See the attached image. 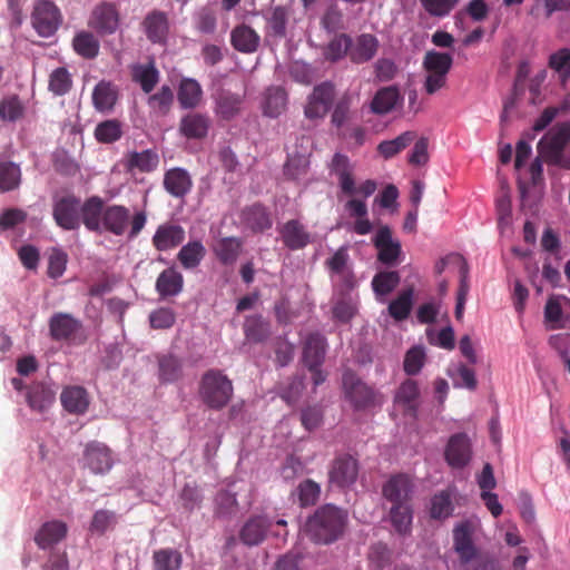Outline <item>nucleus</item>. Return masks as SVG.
Masks as SVG:
<instances>
[{
	"label": "nucleus",
	"mask_w": 570,
	"mask_h": 570,
	"mask_svg": "<svg viewBox=\"0 0 570 570\" xmlns=\"http://www.w3.org/2000/svg\"><path fill=\"white\" fill-rule=\"evenodd\" d=\"M183 287L184 277L175 267L164 269L156 281V291L163 298L178 295Z\"/></svg>",
	"instance_id": "obj_30"
},
{
	"label": "nucleus",
	"mask_w": 570,
	"mask_h": 570,
	"mask_svg": "<svg viewBox=\"0 0 570 570\" xmlns=\"http://www.w3.org/2000/svg\"><path fill=\"white\" fill-rule=\"evenodd\" d=\"M89 27L100 36L112 35L119 26V12L114 3L102 2L91 12Z\"/></svg>",
	"instance_id": "obj_15"
},
{
	"label": "nucleus",
	"mask_w": 570,
	"mask_h": 570,
	"mask_svg": "<svg viewBox=\"0 0 570 570\" xmlns=\"http://www.w3.org/2000/svg\"><path fill=\"white\" fill-rule=\"evenodd\" d=\"M473 533L474 527L469 521L460 522L453 529V549L463 566L470 563L478 556V548L473 542Z\"/></svg>",
	"instance_id": "obj_10"
},
{
	"label": "nucleus",
	"mask_w": 570,
	"mask_h": 570,
	"mask_svg": "<svg viewBox=\"0 0 570 570\" xmlns=\"http://www.w3.org/2000/svg\"><path fill=\"white\" fill-rule=\"evenodd\" d=\"M326 342L324 336L312 333L307 336L303 347V362L308 368L321 367L325 357Z\"/></svg>",
	"instance_id": "obj_31"
},
{
	"label": "nucleus",
	"mask_w": 570,
	"mask_h": 570,
	"mask_svg": "<svg viewBox=\"0 0 570 570\" xmlns=\"http://www.w3.org/2000/svg\"><path fill=\"white\" fill-rule=\"evenodd\" d=\"M269 324L259 315L248 316L244 323L245 337L254 343L264 342L269 336Z\"/></svg>",
	"instance_id": "obj_51"
},
{
	"label": "nucleus",
	"mask_w": 570,
	"mask_h": 570,
	"mask_svg": "<svg viewBox=\"0 0 570 570\" xmlns=\"http://www.w3.org/2000/svg\"><path fill=\"white\" fill-rule=\"evenodd\" d=\"M400 100H402V97L396 86L383 87L375 92L371 101V110L376 115L389 114Z\"/></svg>",
	"instance_id": "obj_36"
},
{
	"label": "nucleus",
	"mask_w": 570,
	"mask_h": 570,
	"mask_svg": "<svg viewBox=\"0 0 570 570\" xmlns=\"http://www.w3.org/2000/svg\"><path fill=\"white\" fill-rule=\"evenodd\" d=\"M548 67L558 73L562 83H566L570 79V49L560 48L551 53Z\"/></svg>",
	"instance_id": "obj_56"
},
{
	"label": "nucleus",
	"mask_w": 570,
	"mask_h": 570,
	"mask_svg": "<svg viewBox=\"0 0 570 570\" xmlns=\"http://www.w3.org/2000/svg\"><path fill=\"white\" fill-rule=\"evenodd\" d=\"M420 390L414 380H405L397 389L394 403L402 407L406 415L416 417L419 409Z\"/></svg>",
	"instance_id": "obj_25"
},
{
	"label": "nucleus",
	"mask_w": 570,
	"mask_h": 570,
	"mask_svg": "<svg viewBox=\"0 0 570 570\" xmlns=\"http://www.w3.org/2000/svg\"><path fill=\"white\" fill-rule=\"evenodd\" d=\"M453 58L448 52L428 51L423 59L425 72L448 75L452 68Z\"/></svg>",
	"instance_id": "obj_47"
},
{
	"label": "nucleus",
	"mask_w": 570,
	"mask_h": 570,
	"mask_svg": "<svg viewBox=\"0 0 570 570\" xmlns=\"http://www.w3.org/2000/svg\"><path fill=\"white\" fill-rule=\"evenodd\" d=\"M272 527L273 520L267 515L250 517L242 527L239 539L248 547L258 546L265 540Z\"/></svg>",
	"instance_id": "obj_21"
},
{
	"label": "nucleus",
	"mask_w": 570,
	"mask_h": 570,
	"mask_svg": "<svg viewBox=\"0 0 570 570\" xmlns=\"http://www.w3.org/2000/svg\"><path fill=\"white\" fill-rule=\"evenodd\" d=\"M72 86V80L68 70L63 67L55 69L49 77V90L56 96L66 95Z\"/></svg>",
	"instance_id": "obj_60"
},
{
	"label": "nucleus",
	"mask_w": 570,
	"mask_h": 570,
	"mask_svg": "<svg viewBox=\"0 0 570 570\" xmlns=\"http://www.w3.org/2000/svg\"><path fill=\"white\" fill-rule=\"evenodd\" d=\"M72 46L75 51L85 59L96 58L100 48L98 39L89 31L78 32L72 40Z\"/></svg>",
	"instance_id": "obj_48"
},
{
	"label": "nucleus",
	"mask_w": 570,
	"mask_h": 570,
	"mask_svg": "<svg viewBox=\"0 0 570 570\" xmlns=\"http://www.w3.org/2000/svg\"><path fill=\"white\" fill-rule=\"evenodd\" d=\"M425 352L422 346L411 347L404 357L403 367L407 375H416L424 365Z\"/></svg>",
	"instance_id": "obj_64"
},
{
	"label": "nucleus",
	"mask_w": 570,
	"mask_h": 570,
	"mask_svg": "<svg viewBox=\"0 0 570 570\" xmlns=\"http://www.w3.org/2000/svg\"><path fill=\"white\" fill-rule=\"evenodd\" d=\"M22 181L21 168L18 164L3 160L0 161V191L8 193L20 187Z\"/></svg>",
	"instance_id": "obj_44"
},
{
	"label": "nucleus",
	"mask_w": 570,
	"mask_h": 570,
	"mask_svg": "<svg viewBox=\"0 0 570 570\" xmlns=\"http://www.w3.org/2000/svg\"><path fill=\"white\" fill-rule=\"evenodd\" d=\"M124 135V124L118 119H107L99 122L94 131L96 140L100 144H114Z\"/></svg>",
	"instance_id": "obj_46"
},
{
	"label": "nucleus",
	"mask_w": 570,
	"mask_h": 570,
	"mask_svg": "<svg viewBox=\"0 0 570 570\" xmlns=\"http://www.w3.org/2000/svg\"><path fill=\"white\" fill-rule=\"evenodd\" d=\"M287 19V9L282 6L275 7L267 20L271 35L277 38H284L286 36Z\"/></svg>",
	"instance_id": "obj_61"
},
{
	"label": "nucleus",
	"mask_w": 570,
	"mask_h": 570,
	"mask_svg": "<svg viewBox=\"0 0 570 570\" xmlns=\"http://www.w3.org/2000/svg\"><path fill=\"white\" fill-rule=\"evenodd\" d=\"M165 190L176 198H184L193 187V180L189 173L179 167L168 169L164 175Z\"/></svg>",
	"instance_id": "obj_24"
},
{
	"label": "nucleus",
	"mask_w": 570,
	"mask_h": 570,
	"mask_svg": "<svg viewBox=\"0 0 570 570\" xmlns=\"http://www.w3.org/2000/svg\"><path fill=\"white\" fill-rule=\"evenodd\" d=\"M309 157L305 153L288 154L284 165V175L287 179L297 180L307 174Z\"/></svg>",
	"instance_id": "obj_52"
},
{
	"label": "nucleus",
	"mask_w": 570,
	"mask_h": 570,
	"mask_svg": "<svg viewBox=\"0 0 570 570\" xmlns=\"http://www.w3.org/2000/svg\"><path fill=\"white\" fill-rule=\"evenodd\" d=\"M118 100V88L110 81L101 80L92 91V104L100 112L111 111Z\"/></svg>",
	"instance_id": "obj_34"
},
{
	"label": "nucleus",
	"mask_w": 570,
	"mask_h": 570,
	"mask_svg": "<svg viewBox=\"0 0 570 570\" xmlns=\"http://www.w3.org/2000/svg\"><path fill=\"white\" fill-rule=\"evenodd\" d=\"M444 459L453 469H462L470 463L472 459V444L465 433H455L449 439L444 451Z\"/></svg>",
	"instance_id": "obj_11"
},
{
	"label": "nucleus",
	"mask_w": 570,
	"mask_h": 570,
	"mask_svg": "<svg viewBox=\"0 0 570 570\" xmlns=\"http://www.w3.org/2000/svg\"><path fill=\"white\" fill-rule=\"evenodd\" d=\"M379 48V39L372 33L350 37V60L356 65L366 63L376 56Z\"/></svg>",
	"instance_id": "obj_20"
},
{
	"label": "nucleus",
	"mask_w": 570,
	"mask_h": 570,
	"mask_svg": "<svg viewBox=\"0 0 570 570\" xmlns=\"http://www.w3.org/2000/svg\"><path fill=\"white\" fill-rule=\"evenodd\" d=\"M83 460L86 466L95 474H106L114 465L112 451L98 441H91L86 445Z\"/></svg>",
	"instance_id": "obj_13"
},
{
	"label": "nucleus",
	"mask_w": 570,
	"mask_h": 570,
	"mask_svg": "<svg viewBox=\"0 0 570 570\" xmlns=\"http://www.w3.org/2000/svg\"><path fill=\"white\" fill-rule=\"evenodd\" d=\"M131 78L139 83L145 94H150L159 81V71L154 62L135 65L131 69Z\"/></svg>",
	"instance_id": "obj_42"
},
{
	"label": "nucleus",
	"mask_w": 570,
	"mask_h": 570,
	"mask_svg": "<svg viewBox=\"0 0 570 570\" xmlns=\"http://www.w3.org/2000/svg\"><path fill=\"white\" fill-rule=\"evenodd\" d=\"M31 22L41 37L52 36L61 23L59 8L49 0H40L35 4Z\"/></svg>",
	"instance_id": "obj_8"
},
{
	"label": "nucleus",
	"mask_w": 570,
	"mask_h": 570,
	"mask_svg": "<svg viewBox=\"0 0 570 570\" xmlns=\"http://www.w3.org/2000/svg\"><path fill=\"white\" fill-rule=\"evenodd\" d=\"M261 38L257 32L247 24L236 26L230 33L233 47L244 53H253L258 49Z\"/></svg>",
	"instance_id": "obj_29"
},
{
	"label": "nucleus",
	"mask_w": 570,
	"mask_h": 570,
	"mask_svg": "<svg viewBox=\"0 0 570 570\" xmlns=\"http://www.w3.org/2000/svg\"><path fill=\"white\" fill-rule=\"evenodd\" d=\"M348 524V513L345 509L331 503L318 507L311 514L304 532L315 544L328 546L343 538Z\"/></svg>",
	"instance_id": "obj_1"
},
{
	"label": "nucleus",
	"mask_w": 570,
	"mask_h": 570,
	"mask_svg": "<svg viewBox=\"0 0 570 570\" xmlns=\"http://www.w3.org/2000/svg\"><path fill=\"white\" fill-rule=\"evenodd\" d=\"M324 56L326 60L335 62L342 59L344 56L350 57V36L346 33H341L336 36L333 40L327 45Z\"/></svg>",
	"instance_id": "obj_59"
},
{
	"label": "nucleus",
	"mask_w": 570,
	"mask_h": 570,
	"mask_svg": "<svg viewBox=\"0 0 570 570\" xmlns=\"http://www.w3.org/2000/svg\"><path fill=\"white\" fill-rule=\"evenodd\" d=\"M65 410L71 414H83L89 406V396L81 386H68L60 395Z\"/></svg>",
	"instance_id": "obj_32"
},
{
	"label": "nucleus",
	"mask_w": 570,
	"mask_h": 570,
	"mask_svg": "<svg viewBox=\"0 0 570 570\" xmlns=\"http://www.w3.org/2000/svg\"><path fill=\"white\" fill-rule=\"evenodd\" d=\"M243 97L227 90L218 92L215 100V112L224 120H230L236 117L242 108Z\"/></svg>",
	"instance_id": "obj_37"
},
{
	"label": "nucleus",
	"mask_w": 570,
	"mask_h": 570,
	"mask_svg": "<svg viewBox=\"0 0 570 570\" xmlns=\"http://www.w3.org/2000/svg\"><path fill=\"white\" fill-rule=\"evenodd\" d=\"M146 223L147 213L145 209L131 214L128 207L114 204L106 206L101 230L115 236L127 234L128 239H134L145 228Z\"/></svg>",
	"instance_id": "obj_2"
},
{
	"label": "nucleus",
	"mask_w": 570,
	"mask_h": 570,
	"mask_svg": "<svg viewBox=\"0 0 570 570\" xmlns=\"http://www.w3.org/2000/svg\"><path fill=\"white\" fill-rule=\"evenodd\" d=\"M210 119L207 115L190 112L181 118L179 130L189 139H203L207 136Z\"/></svg>",
	"instance_id": "obj_28"
},
{
	"label": "nucleus",
	"mask_w": 570,
	"mask_h": 570,
	"mask_svg": "<svg viewBox=\"0 0 570 570\" xmlns=\"http://www.w3.org/2000/svg\"><path fill=\"white\" fill-rule=\"evenodd\" d=\"M334 86L330 82H323L314 87L313 92L308 97L304 114L308 119L323 118L334 99Z\"/></svg>",
	"instance_id": "obj_14"
},
{
	"label": "nucleus",
	"mask_w": 570,
	"mask_h": 570,
	"mask_svg": "<svg viewBox=\"0 0 570 570\" xmlns=\"http://www.w3.org/2000/svg\"><path fill=\"white\" fill-rule=\"evenodd\" d=\"M203 98V89L199 82L191 78L181 79L178 91L177 99L183 109H193L196 108Z\"/></svg>",
	"instance_id": "obj_40"
},
{
	"label": "nucleus",
	"mask_w": 570,
	"mask_h": 570,
	"mask_svg": "<svg viewBox=\"0 0 570 570\" xmlns=\"http://www.w3.org/2000/svg\"><path fill=\"white\" fill-rule=\"evenodd\" d=\"M414 288L403 289L396 298L389 304V314L395 321H404L409 317L413 307Z\"/></svg>",
	"instance_id": "obj_45"
},
{
	"label": "nucleus",
	"mask_w": 570,
	"mask_h": 570,
	"mask_svg": "<svg viewBox=\"0 0 570 570\" xmlns=\"http://www.w3.org/2000/svg\"><path fill=\"white\" fill-rule=\"evenodd\" d=\"M116 523L117 517L115 512L109 510H98L92 517L89 529L92 533L104 534L107 530L114 528Z\"/></svg>",
	"instance_id": "obj_63"
},
{
	"label": "nucleus",
	"mask_w": 570,
	"mask_h": 570,
	"mask_svg": "<svg viewBox=\"0 0 570 570\" xmlns=\"http://www.w3.org/2000/svg\"><path fill=\"white\" fill-rule=\"evenodd\" d=\"M80 224L90 232H101L106 209L104 199L99 196L88 197L83 203L80 202Z\"/></svg>",
	"instance_id": "obj_23"
},
{
	"label": "nucleus",
	"mask_w": 570,
	"mask_h": 570,
	"mask_svg": "<svg viewBox=\"0 0 570 570\" xmlns=\"http://www.w3.org/2000/svg\"><path fill=\"white\" fill-rule=\"evenodd\" d=\"M343 386L347 400L356 410H365L382 403V396L371 386L363 383L353 372H345Z\"/></svg>",
	"instance_id": "obj_5"
},
{
	"label": "nucleus",
	"mask_w": 570,
	"mask_h": 570,
	"mask_svg": "<svg viewBox=\"0 0 570 570\" xmlns=\"http://www.w3.org/2000/svg\"><path fill=\"white\" fill-rule=\"evenodd\" d=\"M570 140V124H562L550 129L538 142L539 157L548 164L559 161Z\"/></svg>",
	"instance_id": "obj_7"
},
{
	"label": "nucleus",
	"mask_w": 570,
	"mask_h": 570,
	"mask_svg": "<svg viewBox=\"0 0 570 570\" xmlns=\"http://www.w3.org/2000/svg\"><path fill=\"white\" fill-rule=\"evenodd\" d=\"M80 198L73 194L53 198L52 217L63 230H76L80 227Z\"/></svg>",
	"instance_id": "obj_6"
},
{
	"label": "nucleus",
	"mask_w": 570,
	"mask_h": 570,
	"mask_svg": "<svg viewBox=\"0 0 570 570\" xmlns=\"http://www.w3.org/2000/svg\"><path fill=\"white\" fill-rule=\"evenodd\" d=\"M400 281L397 271H383L374 275L371 285L376 296H386L397 287Z\"/></svg>",
	"instance_id": "obj_49"
},
{
	"label": "nucleus",
	"mask_w": 570,
	"mask_h": 570,
	"mask_svg": "<svg viewBox=\"0 0 570 570\" xmlns=\"http://www.w3.org/2000/svg\"><path fill=\"white\" fill-rule=\"evenodd\" d=\"M153 561L155 570H179L183 563V556L175 549H159L154 552Z\"/></svg>",
	"instance_id": "obj_54"
},
{
	"label": "nucleus",
	"mask_w": 570,
	"mask_h": 570,
	"mask_svg": "<svg viewBox=\"0 0 570 570\" xmlns=\"http://www.w3.org/2000/svg\"><path fill=\"white\" fill-rule=\"evenodd\" d=\"M287 95L281 87H269L264 92L262 102L263 115L269 118H277L285 111Z\"/></svg>",
	"instance_id": "obj_38"
},
{
	"label": "nucleus",
	"mask_w": 570,
	"mask_h": 570,
	"mask_svg": "<svg viewBox=\"0 0 570 570\" xmlns=\"http://www.w3.org/2000/svg\"><path fill=\"white\" fill-rule=\"evenodd\" d=\"M373 244L377 249V261L385 265H394L402 253L401 243L392 238L387 226H382L375 234Z\"/></svg>",
	"instance_id": "obj_17"
},
{
	"label": "nucleus",
	"mask_w": 570,
	"mask_h": 570,
	"mask_svg": "<svg viewBox=\"0 0 570 570\" xmlns=\"http://www.w3.org/2000/svg\"><path fill=\"white\" fill-rule=\"evenodd\" d=\"M185 237V229L180 225L168 222L157 227L151 243L157 250L167 252L181 245Z\"/></svg>",
	"instance_id": "obj_19"
},
{
	"label": "nucleus",
	"mask_w": 570,
	"mask_h": 570,
	"mask_svg": "<svg viewBox=\"0 0 570 570\" xmlns=\"http://www.w3.org/2000/svg\"><path fill=\"white\" fill-rule=\"evenodd\" d=\"M330 170L336 176L341 191L345 196L360 195L365 199L372 196L377 188L376 183L372 179H367L360 186H356L354 166L350 158L344 154H334L330 164Z\"/></svg>",
	"instance_id": "obj_4"
},
{
	"label": "nucleus",
	"mask_w": 570,
	"mask_h": 570,
	"mask_svg": "<svg viewBox=\"0 0 570 570\" xmlns=\"http://www.w3.org/2000/svg\"><path fill=\"white\" fill-rule=\"evenodd\" d=\"M49 332L53 341H76L82 332V323L68 313H55L49 320Z\"/></svg>",
	"instance_id": "obj_12"
},
{
	"label": "nucleus",
	"mask_w": 570,
	"mask_h": 570,
	"mask_svg": "<svg viewBox=\"0 0 570 570\" xmlns=\"http://www.w3.org/2000/svg\"><path fill=\"white\" fill-rule=\"evenodd\" d=\"M570 10V0H535L529 9V14L534 19H550L556 12Z\"/></svg>",
	"instance_id": "obj_43"
},
{
	"label": "nucleus",
	"mask_w": 570,
	"mask_h": 570,
	"mask_svg": "<svg viewBox=\"0 0 570 570\" xmlns=\"http://www.w3.org/2000/svg\"><path fill=\"white\" fill-rule=\"evenodd\" d=\"M357 475V461L350 454L336 456L328 470L330 483L341 489L354 484Z\"/></svg>",
	"instance_id": "obj_9"
},
{
	"label": "nucleus",
	"mask_w": 570,
	"mask_h": 570,
	"mask_svg": "<svg viewBox=\"0 0 570 570\" xmlns=\"http://www.w3.org/2000/svg\"><path fill=\"white\" fill-rule=\"evenodd\" d=\"M142 29L147 39L153 43L164 45L169 33V21L165 12L153 10L145 17Z\"/></svg>",
	"instance_id": "obj_22"
},
{
	"label": "nucleus",
	"mask_w": 570,
	"mask_h": 570,
	"mask_svg": "<svg viewBox=\"0 0 570 570\" xmlns=\"http://www.w3.org/2000/svg\"><path fill=\"white\" fill-rule=\"evenodd\" d=\"M159 165V156L153 149L132 151L127 156L126 167L129 171L151 173Z\"/></svg>",
	"instance_id": "obj_41"
},
{
	"label": "nucleus",
	"mask_w": 570,
	"mask_h": 570,
	"mask_svg": "<svg viewBox=\"0 0 570 570\" xmlns=\"http://www.w3.org/2000/svg\"><path fill=\"white\" fill-rule=\"evenodd\" d=\"M158 380L163 384L174 383L184 376L183 361L173 354H163L157 357Z\"/></svg>",
	"instance_id": "obj_33"
},
{
	"label": "nucleus",
	"mask_w": 570,
	"mask_h": 570,
	"mask_svg": "<svg viewBox=\"0 0 570 570\" xmlns=\"http://www.w3.org/2000/svg\"><path fill=\"white\" fill-rule=\"evenodd\" d=\"M55 400V392L43 383H32L27 389L26 401L32 411L42 413L52 405Z\"/></svg>",
	"instance_id": "obj_27"
},
{
	"label": "nucleus",
	"mask_w": 570,
	"mask_h": 570,
	"mask_svg": "<svg viewBox=\"0 0 570 570\" xmlns=\"http://www.w3.org/2000/svg\"><path fill=\"white\" fill-rule=\"evenodd\" d=\"M416 135L414 131H405L392 140H384L379 144L377 151L385 159H390L405 149L414 141Z\"/></svg>",
	"instance_id": "obj_53"
},
{
	"label": "nucleus",
	"mask_w": 570,
	"mask_h": 570,
	"mask_svg": "<svg viewBox=\"0 0 570 570\" xmlns=\"http://www.w3.org/2000/svg\"><path fill=\"white\" fill-rule=\"evenodd\" d=\"M326 269L328 271L331 278H334V275L351 269L350 265V255L347 248L345 246L340 247L330 258H327L324 263Z\"/></svg>",
	"instance_id": "obj_62"
},
{
	"label": "nucleus",
	"mask_w": 570,
	"mask_h": 570,
	"mask_svg": "<svg viewBox=\"0 0 570 570\" xmlns=\"http://www.w3.org/2000/svg\"><path fill=\"white\" fill-rule=\"evenodd\" d=\"M246 224L254 232H263L272 227L271 215L266 207L261 204H254L245 213Z\"/></svg>",
	"instance_id": "obj_50"
},
{
	"label": "nucleus",
	"mask_w": 570,
	"mask_h": 570,
	"mask_svg": "<svg viewBox=\"0 0 570 570\" xmlns=\"http://www.w3.org/2000/svg\"><path fill=\"white\" fill-rule=\"evenodd\" d=\"M282 242L289 250H299L312 243V235L298 219H289L278 228Z\"/></svg>",
	"instance_id": "obj_18"
},
{
	"label": "nucleus",
	"mask_w": 570,
	"mask_h": 570,
	"mask_svg": "<svg viewBox=\"0 0 570 570\" xmlns=\"http://www.w3.org/2000/svg\"><path fill=\"white\" fill-rule=\"evenodd\" d=\"M68 532L67 524L59 520L45 522L35 534V542L40 549H48L62 541Z\"/></svg>",
	"instance_id": "obj_26"
},
{
	"label": "nucleus",
	"mask_w": 570,
	"mask_h": 570,
	"mask_svg": "<svg viewBox=\"0 0 570 570\" xmlns=\"http://www.w3.org/2000/svg\"><path fill=\"white\" fill-rule=\"evenodd\" d=\"M206 247L202 240H189L179 249L177 259L184 269H195L200 265L206 256Z\"/></svg>",
	"instance_id": "obj_39"
},
{
	"label": "nucleus",
	"mask_w": 570,
	"mask_h": 570,
	"mask_svg": "<svg viewBox=\"0 0 570 570\" xmlns=\"http://www.w3.org/2000/svg\"><path fill=\"white\" fill-rule=\"evenodd\" d=\"M243 247L238 237H222L213 245V252L220 264L230 266L237 261Z\"/></svg>",
	"instance_id": "obj_35"
},
{
	"label": "nucleus",
	"mask_w": 570,
	"mask_h": 570,
	"mask_svg": "<svg viewBox=\"0 0 570 570\" xmlns=\"http://www.w3.org/2000/svg\"><path fill=\"white\" fill-rule=\"evenodd\" d=\"M234 386L232 380L217 368L206 371L199 381L198 395L210 410L219 411L232 400Z\"/></svg>",
	"instance_id": "obj_3"
},
{
	"label": "nucleus",
	"mask_w": 570,
	"mask_h": 570,
	"mask_svg": "<svg viewBox=\"0 0 570 570\" xmlns=\"http://www.w3.org/2000/svg\"><path fill=\"white\" fill-rule=\"evenodd\" d=\"M173 102L174 92L167 85H164L156 94L150 95L148 98L149 107L160 115L168 114Z\"/></svg>",
	"instance_id": "obj_58"
},
{
	"label": "nucleus",
	"mask_w": 570,
	"mask_h": 570,
	"mask_svg": "<svg viewBox=\"0 0 570 570\" xmlns=\"http://www.w3.org/2000/svg\"><path fill=\"white\" fill-rule=\"evenodd\" d=\"M384 498L392 503V507L411 504L413 483L405 474H396L390 478L382 489Z\"/></svg>",
	"instance_id": "obj_16"
},
{
	"label": "nucleus",
	"mask_w": 570,
	"mask_h": 570,
	"mask_svg": "<svg viewBox=\"0 0 570 570\" xmlns=\"http://www.w3.org/2000/svg\"><path fill=\"white\" fill-rule=\"evenodd\" d=\"M453 512L451 494L448 491H441L431 499L430 515L433 519L443 520Z\"/></svg>",
	"instance_id": "obj_57"
},
{
	"label": "nucleus",
	"mask_w": 570,
	"mask_h": 570,
	"mask_svg": "<svg viewBox=\"0 0 570 570\" xmlns=\"http://www.w3.org/2000/svg\"><path fill=\"white\" fill-rule=\"evenodd\" d=\"M390 519L395 531L402 535L411 532L413 511L411 504H401L392 507Z\"/></svg>",
	"instance_id": "obj_55"
}]
</instances>
